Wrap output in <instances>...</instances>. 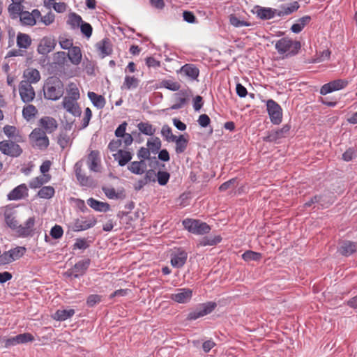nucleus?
<instances>
[{"label": "nucleus", "instance_id": "bf43d9fd", "mask_svg": "<svg viewBox=\"0 0 357 357\" xmlns=\"http://www.w3.org/2000/svg\"><path fill=\"white\" fill-rule=\"evenodd\" d=\"M25 250H26L24 247H17L14 249L10 250L9 252L13 258V261H15L22 257L24 255Z\"/></svg>", "mask_w": 357, "mask_h": 357}, {"label": "nucleus", "instance_id": "ddd939ff", "mask_svg": "<svg viewBox=\"0 0 357 357\" xmlns=\"http://www.w3.org/2000/svg\"><path fill=\"white\" fill-rule=\"evenodd\" d=\"M188 253L183 249L178 248L171 254V264L175 268H181L187 261Z\"/></svg>", "mask_w": 357, "mask_h": 357}, {"label": "nucleus", "instance_id": "69168bd1", "mask_svg": "<svg viewBox=\"0 0 357 357\" xmlns=\"http://www.w3.org/2000/svg\"><path fill=\"white\" fill-rule=\"evenodd\" d=\"M81 32L86 37L89 38L92 34L93 28L91 25L87 22H82L80 25Z\"/></svg>", "mask_w": 357, "mask_h": 357}, {"label": "nucleus", "instance_id": "e2e57ef3", "mask_svg": "<svg viewBox=\"0 0 357 357\" xmlns=\"http://www.w3.org/2000/svg\"><path fill=\"white\" fill-rule=\"evenodd\" d=\"M102 301V296L98 294H91L88 296L86 304L89 307H93Z\"/></svg>", "mask_w": 357, "mask_h": 357}, {"label": "nucleus", "instance_id": "09e8293b", "mask_svg": "<svg viewBox=\"0 0 357 357\" xmlns=\"http://www.w3.org/2000/svg\"><path fill=\"white\" fill-rule=\"evenodd\" d=\"M37 112L38 110L34 105H28L27 106L23 108L22 115L25 119L29 121L36 116Z\"/></svg>", "mask_w": 357, "mask_h": 357}, {"label": "nucleus", "instance_id": "4c0bfd02", "mask_svg": "<svg viewBox=\"0 0 357 357\" xmlns=\"http://www.w3.org/2000/svg\"><path fill=\"white\" fill-rule=\"evenodd\" d=\"M31 44V37L23 33H18L17 36V45L20 48L27 49Z\"/></svg>", "mask_w": 357, "mask_h": 357}, {"label": "nucleus", "instance_id": "9d476101", "mask_svg": "<svg viewBox=\"0 0 357 357\" xmlns=\"http://www.w3.org/2000/svg\"><path fill=\"white\" fill-rule=\"evenodd\" d=\"M348 84L349 82L347 79H338L331 81L321 86L320 93L321 95H326L333 91L342 89L345 88Z\"/></svg>", "mask_w": 357, "mask_h": 357}, {"label": "nucleus", "instance_id": "ea45409f", "mask_svg": "<svg viewBox=\"0 0 357 357\" xmlns=\"http://www.w3.org/2000/svg\"><path fill=\"white\" fill-rule=\"evenodd\" d=\"M282 10L278 11L277 15L283 16L290 15L299 8V4L297 1H294L288 5L282 6Z\"/></svg>", "mask_w": 357, "mask_h": 357}, {"label": "nucleus", "instance_id": "603ef678", "mask_svg": "<svg viewBox=\"0 0 357 357\" xmlns=\"http://www.w3.org/2000/svg\"><path fill=\"white\" fill-rule=\"evenodd\" d=\"M161 135L168 142H172L176 137L173 135L172 130L168 125H164L162 127Z\"/></svg>", "mask_w": 357, "mask_h": 357}, {"label": "nucleus", "instance_id": "393cba45", "mask_svg": "<svg viewBox=\"0 0 357 357\" xmlns=\"http://www.w3.org/2000/svg\"><path fill=\"white\" fill-rule=\"evenodd\" d=\"M87 204L93 210L99 212H107L110 209V206L108 203L96 200L93 197L87 199Z\"/></svg>", "mask_w": 357, "mask_h": 357}, {"label": "nucleus", "instance_id": "6ab92c4d", "mask_svg": "<svg viewBox=\"0 0 357 357\" xmlns=\"http://www.w3.org/2000/svg\"><path fill=\"white\" fill-rule=\"evenodd\" d=\"M179 73L192 80H195L199 77V70L195 65L187 63L180 68Z\"/></svg>", "mask_w": 357, "mask_h": 357}, {"label": "nucleus", "instance_id": "8fccbe9b", "mask_svg": "<svg viewBox=\"0 0 357 357\" xmlns=\"http://www.w3.org/2000/svg\"><path fill=\"white\" fill-rule=\"evenodd\" d=\"M83 20L80 15L73 13L69 15L68 24L71 26L73 29H76L80 26Z\"/></svg>", "mask_w": 357, "mask_h": 357}, {"label": "nucleus", "instance_id": "37998d69", "mask_svg": "<svg viewBox=\"0 0 357 357\" xmlns=\"http://www.w3.org/2000/svg\"><path fill=\"white\" fill-rule=\"evenodd\" d=\"M20 20L21 24L25 26H33L36 24V20L29 11H24L20 16Z\"/></svg>", "mask_w": 357, "mask_h": 357}, {"label": "nucleus", "instance_id": "338daca9", "mask_svg": "<svg viewBox=\"0 0 357 357\" xmlns=\"http://www.w3.org/2000/svg\"><path fill=\"white\" fill-rule=\"evenodd\" d=\"M157 174L153 169H149L146 172L143 182L146 184L150 182H155L156 180Z\"/></svg>", "mask_w": 357, "mask_h": 357}, {"label": "nucleus", "instance_id": "9b49d317", "mask_svg": "<svg viewBox=\"0 0 357 357\" xmlns=\"http://www.w3.org/2000/svg\"><path fill=\"white\" fill-rule=\"evenodd\" d=\"M290 128L289 125L285 124L280 129L268 132V135L263 138V140L267 142H274L284 138L288 135Z\"/></svg>", "mask_w": 357, "mask_h": 357}, {"label": "nucleus", "instance_id": "6e6d98bb", "mask_svg": "<svg viewBox=\"0 0 357 357\" xmlns=\"http://www.w3.org/2000/svg\"><path fill=\"white\" fill-rule=\"evenodd\" d=\"M147 146L149 151L151 150L153 153H156L161 148V141L158 137H155L151 140H148Z\"/></svg>", "mask_w": 357, "mask_h": 357}, {"label": "nucleus", "instance_id": "052dcab7", "mask_svg": "<svg viewBox=\"0 0 357 357\" xmlns=\"http://www.w3.org/2000/svg\"><path fill=\"white\" fill-rule=\"evenodd\" d=\"M170 174L167 172L159 171L157 173L156 178L160 185H165L167 183Z\"/></svg>", "mask_w": 357, "mask_h": 357}, {"label": "nucleus", "instance_id": "1a4fd4ad", "mask_svg": "<svg viewBox=\"0 0 357 357\" xmlns=\"http://www.w3.org/2000/svg\"><path fill=\"white\" fill-rule=\"evenodd\" d=\"M216 306L217 305L215 302L203 303L197 310L190 312L188 315V319L189 320H195L199 317L207 315L213 312Z\"/></svg>", "mask_w": 357, "mask_h": 357}, {"label": "nucleus", "instance_id": "2eb2a0df", "mask_svg": "<svg viewBox=\"0 0 357 357\" xmlns=\"http://www.w3.org/2000/svg\"><path fill=\"white\" fill-rule=\"evenodd\" d=\"M56 40L51 37L43 38L38 45L37 51L39 54L46 55L51 52L56 46Z\"/></svg>", "mask_w": 357, "mask_h": 357}, {"label": "nucleus", "instance_id": "5fc2aeb1", "mask_svg": "<svg viewBox=\"0 0 357 357\" xmlns=\"http://www.w3.org/2000/svg\"><path fill=\"white\" fill-rule=\"evenodd\" d=\"M187 100L184 96L183 93H176V103L172 105L170 107L172 109H178L182 108L184 105L186 103Z\"/></svg>", "mask_w": 357, "mask_h": 357}, {"label": "nucleus", "instance_id": "bb28decb", "mask_svg": "<svg viewBox=\"0 0 357 357\" xmlns=\"http://www.w3.org/2000/svg\"><path fill=\"white\" fill-rule=\"evenodd\" d=\"M172 142H175V151L177 154L183 153L187 149L188 139L183 135L176 136Z\"/></svg>", "mask_w": 357, "mask_h": 357}, {"label": "nucleus", "instance_id": "72a5a7b5", "mask_svg": "<svg viewBox=\"0 0 357 357\" xmlns=\"http://www.w3.org/2000/svg\"><path fill=\"white\" fill-rule=\"evenodd\" d=\"M102 191L109 199H123L126 197L123 190L116 191L113 188H102Z\"/></svg>", "mask_w": 357, "mask_h": 357}, {"label": "nucleus", "instance_id": "b1692460", "mask_svg": "<svg viewBox=\"0 0 357 357\" xmlns=\"http://www.w3.org/2000/svg\"><path fill=\"white\" fill-rule=\"evenodd\" d=\"M100 162L98 151H91L88 155L87 164L91 171L98 172V165Z\"/></svg>", "mask_w": 357, "mask_h": 357}, {"label": "nucleus", "instance_id": "20e7f679", "mask_svg": "<svg viewBox=\"0 0 357 357\" xmlns=\"http://www.w3.org/2000/svg\"><path fill=\"white\" fill-rule=\"evenodd\" d=\"M29 139L32 146L40 150L46 149L50 144L46 132L40 128L33 129L29 135Z\"/></svg>", "mask_w": 357, "mask_h": 357}, {"label": "nucleus", "instance_id": "774afa93", "mask_svg": "<svg viewBox=\"0 0 357 357\" xmlns=\"http://www.w3.org/2000/svg\"><path fill=\"white\" fill-rule=\"evenodd\" d=\"M123 146L122 140L120 138L116 139H112L108 144V149L110 151H118L119 148Z\"/></svg>", "mask_w": 357, "mask_h": 357}, {"label": "nucleus", "instance_id": "c03bdc74", "mask_svg": "<svg viewBox=\"0 0 357 357\" xmlns=\"http://www.w3.org/2000/svg\"><path fill=\"white\" fill-rule=\"evenodd\" d=\"M66 91L67 96L66 97L76 100L79 99L80 93L76 84L73 82L68 84Z\"/></svg>", "mask_w": 357, "mask_h": 357}, {"label": "nucleus", "instance_id": "c756f323", "mask_svg": "<svg viewBox=\"0 0 357 357\" xmlns=\"http://www.w3.org/2000/svg\"><path fill=\"white\" fill-rule=\"evenodd\" d=\"M23 77L24 79L22 81H28L30 84L37 83L40 79V74L37 69H27L24 72Z\"/></svg>", "mask_w": 357, "mask_h": 357}, {"label": "nucleus", "instance_id": "3c124183", "mask_svg": "<svg viewBox=\"0 0 357 357\" xmlns=\"http://www.w3.org/2000/svg\"><path fill=\"white\" fill-rule=\"evenodd\" d=\"M261 254L252 250H247L242 255V258L245 261H259L261 259Z\"/></svg>", "mask_w": 357, "mask_h": 357}, {"label": "nucleus", "instance_id": "473e14b6", "mask_svg": "<svg viewBox=\"0 0 357 357\" xmlns=\"http://www.w3.org/2000/svg\"><path fill=\"white\" fill-rule=\"evenodd\" d=\"M70 62L74 65H78L82 61V52L79 47L74 46L67 54Z\"/></svg>", "mask_w": 357, "mask_h": 357}, {"label": "nucleus", "instance_id": "2f4dec72", "mask_svg": "<svg viewBox=\"0 0 357 357\" xmlns=\"http://www.w3.org/2000/svg\"><path fill=\"white\" fill-rule=\"evenodd\" d=\"M278 10L271 8L261 7L257 10V15L261 20H270L277 15Z\"/></svg>", "mask_w": 357, "mask_h": 357}, {"label": "nucleus", "instance_id": "dca6fc26", "mask_svg": "<svg viewBox=\"0 0 357 357\" xmlns=\"http://www.w3.org/2000/svg\"><path fill=\"white\" fill-rule=\"evenodd\" d=\"M192 291L190 289L183 288L176 290V292L172 294L170 298L178 303H186L192 298Z\"/></svg>", "mask_w": 357, "mask_h": 357}, {"label": "nucleus", "instance_id": "cd10ccee", "mask_svg": "<svg viewBox=\"0 0 357 357\" xmlns=\"http://www.w3.org/2000/svg\"><path fill=\"white\" fill-rule=\"evenodd\" d=\"M51 179L50 174H42L32 178L29 183V185L32 189L40 188L43 185L48 183Z\"/></svg>", "mask_w": 357, "mask_h": 357}, {"label": "nucleus", "instance_id": "6e6552de", "mask_svg": "<svg viewBox=\"0 0 357 357\" xmlns=\"http://www.w3.org/2000/svg\"><path fill=\"white\" fill-rule=\"evenodd\" d=\"M19 93L22 100L25 103L31 102L36 96L34 89L28 81H21L19 84Z\"/></svg>", "mask_w": 357, "mask_h": 357}, {"label": "nucleus", "instance_id": "0e129e2a", "mask_svg": "<svg viewBox=\"0 0 357 357\" xmlns=\"http://www.w3.org/2000/svg\"><path fill=\"white\" fill-rule=\"evenodd\" d=\"M63 234V230L62 227L59 225H54L50 231V235L54 239H59L60 238Z\"/></svg>", "mask_w": 357, "mask_h": 357}, {"label": "nucleus", "instance_id": "13d9d810", "mask_svg": "<svg viewBox=\"0 0 357 357\" xmlns=\"http://www.w3.org/2000/svg\"><path fill=\"white\" fill-rule=\"evenodd\" d=\"M67 54L64 52H57L53 54L54 63L57 65H63L66 60Z\"/></svg>", "mask_w": 357, "mask_h": 357}, {"label": "nucleus", "instance_id": "e433bc0d", "mask_svg": "<svg viewBox=\"0 0 357 357\" xmlns=\"http://www.w3.org/2000/svg\"><path fill=\"white\" fill-rule=\"evenodd\" d=\"M139 84V80L134 76L126 75L124 79L121 89L130 90L136 89Z\"/></svg>", "mask_w": 357, "mask_h": 357}, {"label": "nucleus", "instance_id": "a18cd8bd", "mask_svg": "<svg viewBox=\"0 0 357 357\" xmlns=\"http://www.w3.org/2000/svg\"><path fill=\"white\" fill-rule=\"evenodd\" d=\"M54 193V188L52 186L48 185L41 188L37 195L40 198L48 199L52 198Z\"/></svg>", "mask_w": 357, "mask_h": 357}, {"label": "nucleus", "instance_id": "a19ab883", "mask_svg": "<svg viewBox=\"0 0 357 357\" xmlns=\"http://www.w3.org/2000/svg\"><path fill=\"white\" fill-rule=\"evenodd\" d=\"M74 314L75 310L73 309L58 310L54 315V319L59 321H65L73 317Z\"/></svg>", "mask_w": 357, "mask_h": 357}, {"label": "nucleus", "instance_id": "aec40b11", "mask_svg": "<svg viewBox=\"0 0 357 357\" xmlns=\"http://www.w3.org/2000/svg\"><path fill=\"white\" fill-rule=\"evenodd\" d=\"M357 251V243L344 241L338 248V252L343 256L348 257Z\"/></svg>", "mask_w": 357, "mask_h": 357}, {"label": "nucleus", "instance_id": "f257e3e1", "mask_svg": "<svg viewBox=\"0 0 357 357\" xmlns=\"http://www.w3.org/2000/svg\"><path fill=\"white\" fill-rule=\"evenodd\" d=\"M44 96L51 100H59L64 93V85L61 80L56 77H49L44 86Z\"/></svg>", "mask_w": 357, "mask_h": 357}, {"label": "nucleus", "instance_id": "423d86ee", "mask_svg": "<svg viewBox=\"0 0 357 357\" xmlns=\"http://www.w3.org/2000/svg\"><path fill=\"white\" fill-rule=\"evenodd\" d=\"M266 107L271 121L275 125L280 124L282 119V112L280 105L275 100L270 99L266 102Z\"/></svg>", "mask_w": 357, "mask_h": 357}, {"label": "nucleus", "instance_id": "7c9ffc66", "mask_svg": "<svg viewBox=\"0 0 357 357\" xmlns=\"http://www.w3.org/2000/svg\"><path fill=\"white\" fill-rule=\"evenodd\" d=\"M24 6L22 4L11 3L8 7L9 16L13 20H16L24 12Z\"/></svg>", "mask_w": 357, "mask_h": 357}, {"label": "nucleus", "instance_id": "680f3d73", "mask_svg": "<svg viewBox=\"0 0 357 357\" xmlns=\"http://www.w3.org/2000/svg\"><path fill=\"white\" fill-rule=\"evenodd\" d=\"M19 344H25L33 342L35 338L33 335L29 333H24L17 335Z\"/></svg>", "mask_w": 357, "mask_h": 357}, {"label": "nucleus", "instance_id": "864d4df0", "mask_svg": "<svg viewBox=\"0 0 357 357\" xmlns=\"http://www.w3.org/2000/svg\"><path fill=\"white\" fill-rule=\"evenodd\" d=\"M161 84L163 87L172 91H177L181 88V84L178 82H174L171 79L162 80Z\"/></svg>", "mask_w": 357, "mask_h": 357}, {"label": "nucleus", "instance_id": "f3484780", "mask_svg": "<svg viewBox=\"0 0 357 357\" xmlns=\"http://www.w3.org/2000/svg\"><path fill=\"white\" fill-rule=\"evenodd\" d=\"M90 264V259L79 261L75 264L73 268L69 270L68 275L74 278H78L83 275L88 269Z\"/></svg>", "mask_w": 357, "mask_h": 357}, {"label": "nucleus", "instance_id": "5701e85b", "mask_svg": "<svg viewBox=\"0 0 357 357\" xmlns=\"http://www.w3.org/2000/svg\"><path fill=\"white\" fill-rule=\"evenodd\" d=\"M35 225V218H29L24 225H20L19 229H17V234L20 236L27 237L32 235L33 228Z\"/></svg>", "mask_w": 357, "mask_h": 357}, {"label": "nucleus", "instance_id": "4468645a", "mask_svg": "<svg viewBox=\"0 0 357 357\" xmlns=\"http://www.w3.org/2000/svg\"><path fill=\"white\" fill-rule=\"evenodd\" d=\"M63 107L70 114L75 116H79L82 114V110L77 100L64 97L62 101Z\"/></svg>", "mask_w": 357, "mask_h": 357}, {"label": "nucleus", "instance_id": "0eeeda50", "mask_svg": "<svg viewBox=\"0 0 357 357\" xmlns=\"http://www.w3.org/2000/svg\"><path fill=\"white\" fill-rule=\"evenodd\" d=\"M96 222L97 220L93 215L81 217L74 220L72 228L74 231H81L93 227Z\"/></svg>", "mask_w": 357, "mask_h": 357}, {"label": "nucleus", "instance_id": "4be33fe9", "mask_svg": "<svg viewBox=\"0 0 357 357\" xmlns=\"http://www.w3.org/2000/svg\"><path fill=\"white\" fill-rule=\"evenodd\" d=\"M112 156L121 167L125 166L132 158V154L131 152L124 149L118 150V151L114 153Z\"/></svg>", "mask_w": 357, "mask_h": 357}, {"label": "nucleus", "instance_id": "4d7b16f0", "mask_svg": "<svg viewBox=\"0 0 357 357\" xmlns=\"http://www.w3.org/2000/svg\"><path fill=\"white\" fill-rule=\"evenodd\" d=\"M70 140V136L66 132H61L58 137V144L62 149L68 146Z\"/></svg>", "mask_w": 357, "mask_h": 357}, {"label": "nucleus", "instance_id": "49530a36", "mask_svg": "<svg viewBox=\"0 0 357 357\" xmlns=\"http://www.w3.org/2000/svg\"><path fill=\"white\" fill-rule=\"evenodd\" d=\"M139 130L146 135L151 136L155 132V128L149 123L145 122H141L137 125Z\"/></svg>", "mask_w": 357, "mask_h": 357}, {"label": "nucleus", "instance_id": "f704fd0d", "mask_svg": "<svg viewBox=\"0 0 357 357\" xmlns=\"http://www.w3.org/2000/svg\"><path fill=\"white\" fill-rule=\"evenodd\" d=\"M88 97L92 102L93 105L98 109H102L105 105V99L101 96L96 93L95 92L89 91Z\"/></svg>", "mask_w": 357, "mask_h": 357}, {"label": "nucleus", "instance_id": "f03ea898", "mask_svg": "<svg viewBox=\"0 0 357 357\" xmlns=\"http://www.w3.org/2000/svg\"><path fill=\"white\" fill-rule=\"evenodd\" d=\"M275 47L280 54H285L286 56L296 55L301 47V44L298 40H294L288 37H284L278 40Z\"/></svg>", "mask_w": 357, "mask_h": 357}, {"label": "nucleus", "instance_id": "f8f14e48", "mask_svg": "<svg viewBox=\"0 0 357 357\" xmlns=\"http://www.w3.org/2000/svg\"><path fill=\"white\" fill-rule=\"evenodd\" d=\"M82 167V160H79L75 163L74 168L76 178L81 185L87 187L91 186L93 183V181L90 177L86 176L84 174Z\"/></svg>", "mask_w": 357, "mask_h": 357}, {"label": "nucleus", "instance_id": "7ed1b4c3", "mask_svg": "<svg viewBox=\"0 0 357 357\" xmlns=\"http://www.w3.org/2000/svg\"><path fill=\"white\" fill-rule=\"evenodd\" d=\"M183 225L189 232L197 235L206 234L211 231V227L199 220L188 218L183 220Z\"/></svg>", "mask_w": 357, "mask_h": 357}, {"label": "nucleus", "instance_id": "39448f33", "mask_svg": "<svg viewBox=\"0 0 357 357\" xmlns=\"http://www.w3.org/2000/svg\"><path fill=\"white\" fill-rule=\"evenodd\" d=\"M0 151L6 155L16 158L22 153V149L13 140H3L0 142Z\"/></svg>", "mask_w": 357, "mask_h": 357}, {"label": "nucleus", "instance_id": "c85d7f7f", "mask_svg": "<svg viewBox=\"0 0 357 357\" xmlns=\"http://www.w3.org/2000/svg\"><path fill=\"white\" fill-rule=\"evenodd\" d=\"M128 169L132 174L141 175L145 172L146 164L144 160L131 162L128 166Z\"/></svg>", "mask_w": 357, "mask_h": 357}, {"label": "nucleus", "instance_id": "de8ad7c7", "mask_svg": "<svg viewBox=\"0 0 357 357\" xmlns=\"http://www.w3.org/2000/svg\"><path fill=\"white\" fill-rule=\"evenodd\" d=\"M3 132L8 138H14L16 142H20L21 136L17 135V130L15 126H5L3 127Z\"/></svg>", "mask_w": 357, "mask_h": 357}, {"label": "nucleus", "instance_id": "79ce46f5", "mask_svg": "<svg viewBox=\"0 0 357 357\" xmlns=\"http://www.w3.org/2000/svg\"><path fill=\"white\" fill-rule=\"evenodd\" d=\"M229 24L236 28H239L242 26H250L251 25L250 22L243 20H241L235 14L229 15Z\"/></svg>", "mask_w": 357, "mask_h": 357}, {"label": "nucleus", "instance_id": "a878e982", "mask_svg": "<svg viewBox=\"0 0 357 357\" xmlns=\"http://www.w3.org/2000/svg\"><path fill=\"white\" fill-rule=\"evenodd\" d=\"M96 46L102 58L110 55L112 52V44L108 38H104L98 43Z\"/></svg>", "mask_w": 357, "mask_h": 357}, {"label": "nucleus", "instance_id": "412c9836", "mask_svg": "<svg viewBox=\"0 0 357 357\" xmlns=\"http://www.w3.org/2000/svg\"><path fill=\"white\" fill-rule=\"evenodd\" d=\"M39 126L47 133L55 131L58 127L56 121L50 116H44L39 120Z\"/></svg>", "mask_w": 357, "mask_h": 357}, {"label": "nucleus", "instance_id": "c9c22d12", "mask_svg": "<svg viewBox=\"0 0 357 357\" xmlns=\"http://www.w3.org/2000/svg\"><path fill=\"white\" fill-rule=\"evenodd\" d=\"M222 241L220 236H205L197 243L198 247L215 245Z\"/></svg>", "mask_w": 357, "mask_h": 357}, {"label": "nucleus", "instance_id": "58836bf2", "mask_svg": "<svg viewBox=\"0 0 357 357\" xmlns=\"http://www.w3.org/2000/svg\"><path fill=\"white\" fill-rule=\"evenodd\" d=\"M4 218L7 226L12 229L15 230L17 232V229H19L20 225H19L18 221L13 215V213L7 211L5 212Z\"/></svg>", "mask_w": 357, "mask_h": 357}, {"label": "nucleus", "instance_id": "a211bd4d", "mask_svg": "<svg viewBox=\"0 0 357 357\" xmlns=\"http://www.w3.org/2000/svg\"><path fill=\"white\" fill-rule=\"evenodd\" d=\"M28 188L26 184H20L11 190L7 195L8 200H20L28 197Z\"/></svg>", "mask_w": 357, "mask_h": 357}]
</instances>
